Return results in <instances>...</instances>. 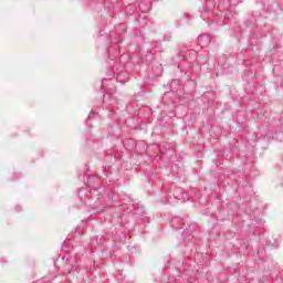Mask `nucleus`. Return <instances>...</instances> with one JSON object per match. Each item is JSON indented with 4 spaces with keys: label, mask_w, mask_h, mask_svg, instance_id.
I'll return each mask as SVG.
<instances>
[{
    "label": "nucleus",
    "mask_w": 283,
    "mask_h": 283,
    "mask_svg": "<svg viewBox=\"0 0 283 283\" xmlns=\"http://www.w3.org/2000/svg\"><path fill=\"white\" fill-rule=\"evenodd\" d=\"M109 98V94L105 93L104 94V103H107V99Z\"/></svg>",
    "instance_id": "obj_6"
},
{
    "label": "nucleus",
    "mask_w": 283,
    "mask_h": 283,
    "mask_svg": "<svg viewBox=\"0 0 283 283\" xmlns=\"http://www.w3.org/2000/svg\"><path fill=\"white\" fill-rule=\"evenodd\" d=\"M73 271H78V268H75V270H70L69 273H73Z\"/></svg>",
    "instance_id": "obj_7"
},
{
    "label": "nucleus",
    "mask_w": 283,
    "mask_h": 283,
    "mask_svg": "<svg viewBox=\"0 0 283 283\" xmlns=\"http://www.w3.org/2000/svg\"><path fill=\"white\" fill-rule=\"evenodd\" d=\"M209 43H211V38H209V35L207 34L199 35L198 45H200L201 48H207Z\"/></svg>",
    "instance_id": "obj_1"
},
{
    "label": "nucleus",
    "mask_w": 283,
    "mask_h": 283,
    "mask_svg": "<svg viewBox=\"0 0 283 283\" xmlns=\"http://www.w3.org/2000/svg\"><path fill=\"white\" fill-rule=\"evenodd\" d=\"M274 138H275V140H283V134L282 135H275Z\"/></svg>",
    "instance_id": "obj_4"
},
{
    "label": "nucleus",
    "mask_w": 283,
    "mask_h": 283,
    "mask_svg": "<svg viewBox=\"0 0 283 283\" xmlns=\"http://www.w3.org/2000/svg\"><path fill=\"white\" fill-rule=\"evenodd\" d=\"M117 81H119L120 83H123V81H120V76H117Z\"/></svg>",
    "instance_id": "obj_8"
},
{
    "label": "nucleus",
    "mask_w": 283,
    "mask_h": 283,
    "mask_svg": "<svg viewBox=\"0 0 283 283\" xmlns=\"http://www.w3.org/2000/svg\"><path fill=\"white\" fill-rule=\"evenodd\" d=\"M171 85H180V80H174V81L171 82Z\"/></svg>",
    "instance_id": "obj_5"
},
{
    "label": "nucleus",
    "mask_w": 283,
    "mask_h": 283,
    "mask_svg": "<svg viewBox=\"0 0 283 283\" xmlns=\"http://www.w3.org/2000/svg\"><path fill=\"white\" fill-rule=\"evenodd\" d=\"M108 105H113L112 103H108Z\"/></svg>",
    "instance_id": "obj_9"
},
{
    "label": "nucleus",
    "mask_w": 283,
    "mask_h": 283,
    "mask_svg": "<svg viewBox=\"0 0 283 283\" xmlns=\"http://www.w3.org/2000/svg\"><path fill=\"white\" fill-rule=\"evenodd\" d=\"M107 78H104L103 81H102V86H101V90H105V83H107Z\"/></svg>",
    "instance_id": "obj_3"
},
{
    "label": "nucleus",
    "mask_w": 283,
    "mask_h": 283,
    "mask_svg": "<svg viewBox=\"0 0 283 283\" xmlns=\"http://www.w3.org/2000/svg\"><path fill=\"white\" fill-rule=\"evenodd\" d=\"M233 19H235V17L233 15V13L231 11H228L224 14V25H231V23H233Z\"/></svg>",
    "instance_id": "obj_2"
}]
</instances>
